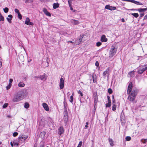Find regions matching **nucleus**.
<instances>
[{"instance_id":"cd10ccee","label":"nucleus","mask_w":147,"mask_h":147,"mask_svg":"<svg viewBox=\"0 0 147 147\" xmlns=\"http://www.w3.org/2000/svg\"><path fill=\"white\" fill-rule=\"evenodd\" d=\"M25 3H32L33 1V0H24Z\"/></svg>"},{"instance_id":"bf43d9fd","label":"nucleus","mask_w":147,"mask_h":147,"mask_svg":"<svg viewBox=\"0 0 147 147\" xmlns=\"http://www.w3.org/2000/svg\"><path fill=\"white\" fill-rule=\"evenodd\" d=\"M121 21L122 22H125V20L124 18H122L121 19Z\"/></svg>"},{"instance_id":"aec40b11","label":"nucleus","mask_w":147,"mask_h":147,"mask_svg":"<svg viewBox=\"0 0 147 147\" xmlns=\"http://www.w3.org/2000/svg\"><path fill=\"white\" fill-rule=\"evenodd\" d=\"M25 84L23 82H20L18 84V86L20 87H23L25 86Z\"/></svg>"},{"instance_id":"72a5a7b5","label":"nucleus","mask_w":147,"mask_h":147,"mask_svg":"<svg viewBox=\"0 0 147 147\" xmlns=\"http://www.w3.org/2000/svg\"><path fill=\"white\" fill-rule=\"evenodd\" d=\"M136 11H138L140 12H143V8L137 9Z\"/></svg>"},{"instance_id":"c03bdc74","label":"nucleus","mask_w":147,"mask_h":147,"mask_svg":"<svg viewBox=\"0 0 147 147\" xmlns=\"http://www.w3.org/2000/svg\"><path fill=\"white\" fill-rule=\"evenodd\" d=\"M78 92L79 94H80V96H83V94L82 93V92L80 90H79L78 91Z\"/></svg>"},{"instance_id":"5fc2aeb1","label":"nucleus","mask_w":147,"mask_h":147,"mask_svg":"<svg viewBox=\"0 0 147 147\" xmlns=\"http://www.w3.org/2000/svg\"><path fill=\"white\" fill-rule=\"evenodd\" d=\"M95 65L97 67H98L99 66V63L97 61H96L95 63Z\"/></svg>"},{"instance_id":"393cba45","label":"nucleus","mask_w":147,"mask_h":147,"mask_svg":"<svg viewBox=\"0 0 147 147\" xmlns=\"http://www.w3.org/2000/svg\"><path fill=\"white\" fill-rule=\"evenodd\" d=\"M29 107V105L28 103L27 102H26L25 103L24 105V107L25 108L28 109Z\"/></svg>"},{"instance_id":"79ce46f5","label":"nucleus","mask_w":147,"mask_h":147,"mask_svg":"<svg viewBox=\"0 0 147 147\" xmlns=\"http://www.w3.org/2000/svg\"><path fill=\"white\" fill-rule=\"evenodd\" d=\"M101 45V42H98L96 43V45L97 47H99Z\"/></svg>"},{"instance_id":"f704fd0d","label":"nucleus","mask_w":147,"mask_h":147,"mask_svg":"<svg viewBox=\"0 0 147 147\" xmlns=\"http://www.w3.org/2000/svg\"><path fill=\"white\" fill-rule=\"evenodd\" d=\"M18 133L17 132H14L13 134V136L15 137L18 136Z\"/></svg>"},{"instance_id":"f8f14e48","label":"nucleus","mask_w":147,"mask_h":147,"mask_svg":"<svg viewBox=\"0 0 147 147\" xmlns=\"http://www.w3.org/2000/svg\"><path fill=\"white\" fill-rule=\"evenodd\" d=\"M64 129L62 127H60L58 129V134L61 135L64 132Z\"/></svg>"},{"instance_id":"a878e982","label":"nucleus","mask_w":147,"mask_h":147,"mask_svg":"<svg viewBox=\"0 0 147 147\" xmlns=\"http://www.w3.org/2000/svg\"><path fill=\"white\" fill-rule=\"evenodd\" d=\"M131 15L134 16L136 18H137L139 16V14L138 13H131Z\"/></svg>"},{"instance_id":"4be33fe9","label":"nucleus","mask_w":147,"mask_h":147,"mask_svg":"<svg viewBox=\"0 0 147 147\" xmlns=\"http://www.w3.org/2000/svg\"><path fill=\"white\" fill-rule=\"evenodd\" d=\"M133 3L137 5H143V4L140 2L137 1H136L134 0L133 1Z\"/></svg>"},{"instance_id":"49530a36","label":"nucleus","mask_w":147,"mask_h":147,"mask_svg":"<svg viewBox=\"0 0 147 147\" xmlns=\"http://www.w3.org/2000/svg\"><path fill=\"white\" fill-rule=\"evenodd\" d=\"M68 3L69 7H71V4L72 2L71 1H70L69 0L68 1Z\"/></svg>"},{"instance_id":"2f4dec72","label":"nucleus","mask_w":147,"mask_h":147,"mask_svg":"<svg viewBox=\"0 0 147 147\" xmlns=\"http://www.w3.org/2000/svg\"><path fill=\"white\" fill-rule=\"evenodd\" d=\"M97 93L95 92L94 93V100L97 99Z\"/></svg>"},{"instance_id":"864d4df0","label":"nucleus","mask_w":147,"mask_h":147,"mask_svg":"<svg viewBox=\"0 0 147 147\" xmlns=\"http://www.w3.org/2000/svg\"><path fill=\"white\" fill-rule=\"evenodd\" d=\"M144 13H141L140 14V17H142L144 16Z\"/></svg>"},{"instance_id":"c9c22d12","label":"nucleus","mask_w":147,"mask_h":147,"mask_svg":"<svg viewBox=\"0 0 147 147\" xmlns=\"http://www.w3.org/2000/svg\"><path fill=\"white\" fill-rule=\"evenodd\" d=\"M18 14V17L21 20L22 18V16L21 15V14L20 13Z\"/></svg>"},{"instance_id":"58836bf2","label":"nucleus","mask_w":147,"mask_h":147,"mask_svg":"<svg viewBox=\"0 0 147 147\" xmlns=\"http://www.w3.org/2000/svg\"><path fill=\"white\" fill-rule=\"evenodd\" d=\"M82 141H80L79 142V144H78V146L77 147H81V146H82Z\"/></svg>"},{"instance_id":"f3484780","label":"nucleus","mask_w":147,"mask_h":147,"mask_svg":"<svg viewBox=\"0 0 147 147\" xmlns=\"http://www.w3.org/2000/svg\"><path fill=\"white\" fill-rule=\"evenodd\" d=\"M107 40V38H106V36L105 35H102V42H106Z\"/></svg>"},{"instance_id":"6ab92c4d","label":"nucleus","mask_w":147,"mask_h":147,"mask_svg":"<svg viewBox=\"0 0 147 147\" xmlns=\"http://www.w3.org/2000/svg\"><path fill=\"white\" fill-rule=\"evenodd\" d=\"M109 69H106V71H104L103 73V75L105 77H106V76L108 77L109 75Z\"/></svg>"},{"instance_id":"f03ea898","label":"nucleus","mask_w":147,"mask_h":147,"mask_svg":"<svg viewBox=\"0 0 147 147\" xmlns=\"http://www.w3.org/2000/svg\"><path fill=\"white\" fill-rule=\"evenodd\" d=\"M25 97L23 94L21 93H18L14 96L12 101L14 102H17L23 99Z\"/></svg>"},{"instance_id":"7ed1b4c3","label":"nucleus","mask_w":147,"mask_h":147,"mask_svg":"<svg viewBox=\"0 0 147 147\" xmlns=\"http://www.w3.org/2000/svg\"><path fill=\"white\" fill-rule=\"evenodd\" d=\"M117 48L115 45H113L110 50L109 54V57H112L115 54L117 51Z\"/></svg>"},{"instance_id":"6e6d98bb","label":"nucleus","mask_w":147,"mask_h":147,"mask_svg":"<svg viewBox=\"0 0 147 147\" xmlns=\"http://www.w3.org/2000/svg\"><path fill=\"white\" fill-rule=\"evenodd\" d=\"M147 19V14L144 17L143 20H145Z\"/></svg>"},{"instance_id":"338daca9","label":"nucleus","mask_w":147,"mask_h":147,"mask_svg":"<svg viewBox=\"0 0 147 147\" xmlns=\"http://www.w3.org/2000/svg\"><path fill=\"white\" fill-rule=\"evenodd\" d=\"M93 81L94 83H95L96 82V80H94V79H93Z\"/></svg>"},{"instance_id":"13d9d810","label":"nucleus","mask_w":147,"mask_h":147,"mask_svg":"<svg viewBox=\"0 0 147 147\" xmlns=\"http://www.w3.org/2000/svg\"><path fill=\"white\" fill-rule=\"evenodd\" d=\"M10 144H11V146L12 147L14 145L13 144V143L12 142H11Z\"/></svg>"},{"instance_id":"9d476101","label":"nucleus","mask_w":147,"mask_h":147,"mask_svg":"<svg viewBox=\"0 0 147 147\" xmlns=\"http://www.w3.org/2000/svg\"><path fill=\"white\" fill-rule=\"evenodd\" d=\"M37 78H40L41 80L43 81H45L46 80L47 78V77L45 74L40 76L38 77H37Z\"/></svg>"},{"instance_id":"9b49d317","label":"nucleus","mask_w":147,"mask_h":147,"mask_svg":"<svg viewBox=\"0 0 147 147\" xmlns=\"http://www.w3.org/2000/svg\"><path fill=\"white\" fill-rule=\"evenodd\" d=\"M82 41V39H81V38H79L78 39H77L74 41L75 45H78L80 44Z\"/></svg>"},{"instance_id":"774afa93","label":"nucleus","mask_w":147,"mask_h":147,"mask_svg":"<svg viewBox=\"0 0 147 147\" xmlns=\"http://www.w3.org/2000/svg\"><path fill=\"white\" fill-rule=\"evenodd\" d=\"M112 102H113V104H115V100H113Z\"/></svg>"},{"instance_id":"e2e57ef3","label":"nucleus","mask_w":147,"mask_h":147,"mask_svg":"<svg viewBox=\"0 0 147 147\" xmlns=\"http://www.w3.org/2000/svg\"><path fill=\"white\" fill-rule=\"evenodd\" d=\"M2 65V63L1 61H0V68L1 67Z\"/></svg>"},{"instance_id":"a18cd8bd","label":"nucleus","mask_w":147,"mask_h":147,"mask_svg":"<svg viewBox=\"0 0 147 147\" xmlns=\"http://www.w3.org/2000/svg\"><path fill=\"white\" fill-rule=\"evenodd\" d=\"M107 98L108 102H111V101L109 96H107Z\"/></svg>"},{"instance_id":"1a4fd4ad","label":"nucleus","mask_w":147,"mask_h":147,"mask_svg":"<svg viewBox=\"0 0 147 147\" xmlns=\"http://www.w3.org/2000/svg\"><path fill=\"white\" fill-rule=\"evenodd\" d=\"M63 104L64 105V109L65 110V115H64V116L65 117V116L66 115V116H67V103L66 101L64 100L63 102Z\"/></svg>"},{"instance_id":"e433bc0d","label":"nucleus","mask_w":147,"mask_h":147,"mask_svg":"<svg viewBox=\"0 0 147 147\" xmlns=\"http://www.w3.org/2000/svg\"><path fill=\"white\" fill-rule=\"evenodd\" d=\"M8 103H5L4 105H3V108H5L7 107L8 105Z\"/></svg>"},{"instance_id":"6e6552de","label":"nucleus","mask_w":147,"mask_h":147,"mask_svg":"<svg viewBox=\"0 0 147 147\" xmlns=\"http://www.w3.org/2000/svg\"><path fill=\"white\" fill-rule=\"evenodd\" d=\"M105 8L110 10H115L116 9V7H112L109 5H107L105 7Z\"/></svg>"},{"instance_id":"39448f33","label":"nucleus","mask_w":147,"mask_h":147,"mask_svg":"<svg viewBox=\"0 0 147 147\" xmlns=\"http://www.w3.org/2000/svg\"><path fill=\"white\" fill-rule=\"evenodd\" d=\"M147 69V66H143L140 68L138 71V73L139 74H141L143 72Z\"/></svg>"},{"instance_id":"ea45409f","label":"nucleus","mask_w":147,"mask_h":147,"mask_svg":"<svg viewBox=\"0 0 147 147\" xmlns=\"http://www.w3.org/2000/svg\"><path fill=\"white\" fill-rule=\"evenodd\" d=\"M108 92L110 94H111L112 93V90L111 88H109L108 90Z\"/></svg>"},{"instance_id":"4d7b16f0","label":"nucleus","mask_w":147,"mask_h":147,"mask_svg":"<svg viewBox=\"0 0 147 147\" xmlns=\"http://www.w3.org/2000/svg\"><path fill=\"white\" fill-rule=\"evenodd\" d=\"M45 145L43 144H41L40 147H45Z\"/></svg>"},{"instance_id":"c85d7f7f","label":"nucleus","mask_w":147,"mask_h":147,"mask_svg":"<svg viewBox=\"0 0 147 147\" xmlns=\"http://www.w3.org/2000/svg\"><path fill=\"white\" fill-rule=\"evenodd\" d=\"M116 106L115 104H113L112 106V110L113 111H115L116 110Z\"/></svg>"},{"instance_id":"412c9836","label":"nucleus","mask_w":147,"mask_h":147,"mask_svg":"<svg viewBox=\"0 0 147 147\" xmlns=\"http://www.w3.org/2000/svg\"><path fill=\"white\" fill-rule=\"evenodd\" d=\"M59 6V5L58 3H54L53 4V7L54 9L58 8Z\"/></svg>"},{"instance_id":"69168bd1","label":"nucleus","mask_w":147,"mask_h":147,"mask_svg":"<svg viewBox=\"0 0 147 147\" xmlns=\"http://www.w3.org/2000/svg\"><path fill=\"white\" fill-rule=\"evenodd\" d=\"M7 117L8 118H10L11 116L10 115H8L7 116Z\"/></svg>"},{"instance_id":"5701e85b","label":"nucleus","mask_w":147,"mask_h":147,"mask_svg":"<svg viewBox=\"0 0 147 147\" xmlns=\"http://www.w3.org/2000/svg\"><path fill=\"white\" fill-rule=\"evenodd\" d=\"M110 145L113 146H114L113 141L111 139L109 138V139Z\"/></svg>"},{"instance_id":"a19ab883","label":"nucleus","mask_w":147,"mask_h":147,"mask_svg":"<svg viewBox=\"0 0 147 147\" xmlns=\"http://www.w3.org/2000/svg\"><path fill=\"white\" fill-rule=\"evenodd\" d=\"M14 11L17 14H18L19 13H20V12L19 10L17 9H15Z\"/></svg>"},{"instance_id":"3c124183","label":"nucleus","mask_w":147,"mask_h":147,"mask_svg":"<svg viewBox=\"0 0 147 147\" xmlns=\"http://www.w3.org/2000/svg\"><path fill=\"white\" fill-rule=\"evenodd\" d=\"M13 80L12 79H10L9 80V83L11 84V83L13 82Z\"/></svg>"},{"instance_id":"4c0bfd02","label":"nucleus","mask_w":147,"mask_h":147,"mask_svg":"<svg viewBox=\"0 0 147 147\" xmlns=\"http://www.w3.org/2000/svg\"><path fill=\"white\" fill-rule=\"evenodd\" d=\"M73 97L72 95L71 96L70 100H69L70 102L72 103L73 102Z\"/></svg>"},{"instance_id":"bb28decb","label":"nucleus","mask_w":147,"mask_h":147,"mask_svg":"<svg viewBox=\"0 0 147 147\" xmlns=\"http://www.w3.org/2000/svg\"><path fill=\"white\" fill-rule=\"evenodd\" d=\"M3 11L5 13H7L8 12L9 9L8 8L6 7L3 9Z\"/></svg>"},{"instance_id":"603ef678","label":"nucleus","mask_w":147,"mask_h":147,"mask_svg":"<svg viewBox=\"0 0 147 147\" xmlns=\"http://www.w3.org/2000/svg\"><path fill=\"white\" fill-rule=\"evenodd\" d=\"M134 0H125L124 1L130 2L133 3V1H134Z\"/></svg>"},{"instance_id":"0eeeda50","label":"nucleus","mask_w":147,"mask_h":147,"mask_svg":"<svg viewBox=\"0 0 147 147\" xmlns=\"http://www.w3.org/2000/svg\"><path fill=\"white\" fill-rule=\"evenodd\" d=\"M25 23L28 25L33 26L34 25V24L30 22V19L28 18H27L26 21L25 22Z\"/></svg>"},{"instance_id":"8fccbe9b","label":"nucleus","mask_w":147,"mask_h":147,"mask_svg":"<svg viewBox=\"0 0 147 147\" xmlns=\"http://www.w3.org/2000/svg\"><path fill=\"white\" fill-rule=\"evenodd\" d=\"M13 144L14 145H17V146H18V143L15 142V141L13 142Z\"/></svg>"},{"instance_id":"c756f323","label":"nucleus","mask_w":147,"mask_h":147,"mask_svg":"<svg viewBox=\"0 0 147 147\" xmlns=\"http://www.w3.org/2000/svg\"><path fill=\"white\" fill-rule=\"evenodd\" d=\"M11 84L9 83L8 85L6 87V88L7 90H8L11 88Z\"/></svg>"},{"instance_id":"20e7f679","label":"nucleus","mask_w":147,"mask_h":147,"mask_svg":"<svg viewBox=\"0 0 147 147\" xmlns=\"http://www.w3.org/2000/svg\"><path fill=\"white\" fill-rule=\"evenodd\" d=\"M28 137V135H25L23 134H21L18 138L19 143H24Z\"/></svg>"},{"instance_id":"423d86ee","label":"nucleus","mask_w":147,"mask_h":147,"mask_svg":"<svg viewBox=\"0 0 147 147\" xmlns=\"http://www.w3.org/2000/svg\"><path fill=\"white\" fill-rule=\"evenodd\" d=\"M64 80L62 78L60 79L59 87L61 89H63L64 87Z\"/></svg>"},{"instance_id":"a211bd4d","label":"nucleus","mask_w":147,"mask_h":147,"mask_svg":"<svg viewBox=\"0 0 147 147\" xmlns=\"http://www.w3.org/2000/svg\"><path fill=\"white\" fill-rule=\"evenodd\" d=\"M134 76V71H131L129 72L128 75V77L132 78Z\"/></svg>"},{"instance_id":"052dcab7","label":"nucleus","mask_w":147,"mask_h":147,"mask_svg":"<svg viewBox=\"0 0 147 147\" xmlns=\"http://www.w3.org/2000/svg\"><path fill=\"white\" fill-rule=\"evenodd\" d=\"M143 12L145 11L147 9V8H143Z\"/></svg>"},{"instance_id":"ddd939ff","label":"nucleus","mask_w":147,"mask_h":147,"mask_svg":"<svg viewBox=\"0 0 147 147\" xmlns=\"http://www.w3.org/2000/svg\"><path fill=\"white\" fill-rule=\"evenodd\" d=\"M42 106L44 109L47 111H48L49 110V107L45 103H43L42 104Z\"/></svg>"},{"instance_id":"0e129e2a","label":"nucleus","mask_w":147,"mask_h":147,"mask_svg":"<svg viewBox=\"0 0 147 147\" xmlns=\"http://www.w3.org/2000/svg\"><path fill=\"white\" fill-rule=\"evenodd\" d=\"M136 9H130V10H131V11H132V10H136Z\"/></svg>"},{"instance_id":"473e14b6","label":"nucleus","mask_w":147,"mask_h":147,"mask_svg":"<svg viewBox=\"0 0 147 147\" xmlns=\"http://www.w3.org/2000/svg\"><path fill=\"white\" fill-rule=\"evenodd\" d=\"M125 139L127 141H129L131 140V138L130 136H127L125 138Z\"/></svg>"},{"instance_id":"b1692460","label":"nucleus","mask_w":147,"mask_h":147,"mask_svg":"<svg viewBox=\"0 0 147 147\" xmlns=\"http://www.w3.org/2000/svg\"><path fill=\"white\" fill-rule=\"evenodd\" d=\"M71 22L74 24H78V21L75 20H71Z\"/></svg>"},{"instance_id":"680f3d73","label":"nucleus","mask_w":147,"mask_h":147,"mask_svg":"<svg viewBox=\"0 0 147 147\" xmlns=\"http://www.w3.org/2000/svg\"><path fill=\"white\" fill-rule=\"evenodd\" d=\"M45 63L46 64V66H47L48 65V63H47V62H45Z\"/></svg>"},{"instance_id":"f257e3e1","label":"nucleus","mask_w":147,"mask_h":147,"mask_svg":"<svg viewBox=\"0 0 147 147\" xmlns=\"http://www.w3.org/2000/svg\"><path fill=\"white\" fill-rule=\"evenodd\" d=\"M132 82H130L128 86L127 94H129L128 96V99L130 101H133L136 96V95L138 92V90L136 88H134L133 89L131 92L130 93L132 90Z\"/></svg>"},{"instance_id":"7c9ffc66","label":"nucleus","mask_w":147,"mask_h":147,"mask_svg":"<svg viewBox=\"0 0 147 147\" xmlns=\"http://www.w3.org/2000/svg\"><path fill=\"white\" fill-rule=\"evenodd\" d=\"M111 102H108V103H107L106 104V107H109L111 106Z\"/></svg>"},{"instance_id":"de8ad7c7","label":"nucleus","mask_w":147,"mask_h":147,"mask_svg":"<svg viewBox=\"0 0 147 147\" xmlns=\"http://www.w3.org/2000/svg\"><path fill=\"white\" fill-rule=\"evenodd\" d=\"M21 58L22 59V60L23 61L24 60V57L22 55H21L20 56L19 58Z\"/></svg>"},{"instance_id":"4468645a","label":"nucleus","mask_w":147,"mask_h":147,"mask_svg":"<svg viewBox=\"0 0 147 147\" xmlns=\"http://www.w3.org/2000/svg\"><path fill=\"white\" fill-rule=\"evenodd\" d=\"M82 39V40L84 41L88 39V37L85 35H80V38Z\"/></svg>"},{"instance_id":"37998d69","label":"nucleus","mask_w":147,"mask_h":147,"mask_svg":"<svg viewBox=\"0 0 147 147\" xmlns=\"http://www.w3.org/2000/svg\"><path fill=\"white\" fill-rule=\"evenodd\" d=\"M142 140H143V139H142ZM143 140H144V141H142V142L143 143L145 144L147 142V139H143Z\"/></svg>"},{"instance_id":"09e8293b","label":"nucleus","mask_w":147,"mask_h":147,"mask_svg":"<svg viewBox=\"0 0 147 147\" xmlns=\"http://www.w3.org/2000/svg\"><path fill=\"white\" fill-rule=\"evenodd\" d=\"M69 42H71V43H72V44H73L74 46H75V42H72V41H68L67 42L68 43H69Z\"/></svg>"},{"instance_id":"2eb2a0df","label":"nucleus","mask_w":147,"mask_h":147,"mask_svg":"<svg viewBox=\"0 0 147 147\" xmlns=\"http://www.w3.org/2000/svg\"><path fill=\"white\" fill-rule=\"evenodd\" d=\"M8 17H7L6 19L8 22L11 23V20L13 18V16L11 15H9L8 16Z\"/></svg>"},{"instance_id":"dca6fc26","label":"nucleus","mask_w":147,"mask_h":147,"mask_svg":"<svg viewBox=\"0 0 147 147\" xmlns=\"http://www.w3.org/2000/svg\"><path fill=\"white\" fill-rule=\"evenodd\" d=\"M43 11L47 16H51V13L48 11L46 9L44 8L43 9Z\"/></svg>"}]
</instances>
